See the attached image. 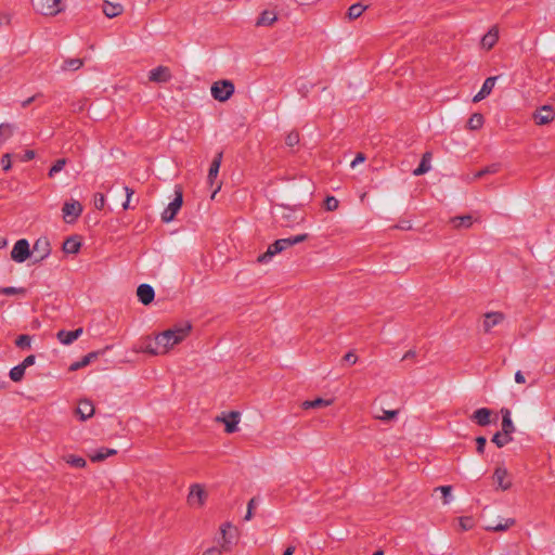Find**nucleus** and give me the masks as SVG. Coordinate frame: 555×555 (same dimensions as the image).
<instances>
[{"instance_id":"603ef678","label":"nucleus","mask_w":555,"mask_h":555,"mask_svg":"<svg viewBox=\"0 0 555 555\" xmlns=\"http://www.w3.org/2000/svg\"><path fill=\"white\" fill-rule=\"evenodd\" d=\"M308 238H309V235L307 233H304V234H298L293 237L285 238V241H286V243H288V248H289L296 244L307 241Z\"/></svg>"},{"instance_id":"e433bc0d","label":"nucleus","mask_w":555,"mask_h":555,"mask_svg":"<svg viewBox=\"0 0 555 555\" xmlns=\"http://www.w3.org/2000/svg\"><path fill=\"white\" fill-rule=\"evenodd\" d=\"M115 454H116L115 449L104 448V449L98 450V451L93 452L92 454H90V460L92 462H102V461L106 460L107 457L113 456Z\"/></svg>"},{"instance_id":"0e129e2a","label":"nucleus","mask_w":555,"mask_h":555,"mask_svg":"<svg viewBox=\"0 0 555 555\" xmlns=\"http://www.w3.org/2000/svg\"><path fill=\"white\" fill-rule=\"evenodd\" d=\"M344 360L350 364H354L358 358L354 353L348 352L347 354H345Z\"/></svg>"},{"instance_id":"864d4df0","label":"nucleus","mask_w":555,"mask_h":555,"mask_svg":"<svg viewBox=\"0 0 555 555\" xmlns=\"http://www.w3.org/2000/svg\"><path fill=\"white\" fill-rule=\"evenodd\" d=\"M12 22V14L7 11L0 12V26H9Z\"/></svg>"},{"instance_id":"473e14b6","label":"nucleus","mask_w":555,"mask_h":555,"mask_svg":"<svg viewBox=\"0 0 555 555\" xmlns=\"http://www.w3.org/2000/svg\"><path fill=\"white\" fill-rule=\"evenodd\" d=\"M485 124V117L481 113H474L469 116L466 122V128L472 131H476L482 128Z\"/></svg>"},{"instance_id":"bb28decb","label":"nucleus","mask_w":555,"mask_h":555,"mask_svg":"<svg viewBox=\"0 0 555 555\" xmlns=\"http://www.w3.org/2000/svg\"><path fill=\"white\" fill-rule=\"evenodd\" d=\"M492 414L493 412L490 409L481 408L476 410L470 418L479 426H487L491 423Z\"/></svg>"},{"instance_id":"b1692460","label":"nucleus","mask_w":555,"mask_h":555,"mask_svg":"<svg viewBox=\"0 0 555 555\" xmlns=\"http://www.w3.org/2000/svg\"><path fill=\"white\" fill-rule=\"evenodd\" d=\"M455 522L456 531L460 533L474 530L477 526L475 517L470 515L460 516L455 519Z\"/></svg>"},{"instance_id":"bf43d9fd","label":"nucleus","mask_w":555,"mask_h":555,"mask_svg":"<svg viewBox=\"0 0 555 555\" xmlns=\"http://www.w3.org/2000/svg\"><path fill=\"white\" fill-rule=\"evenodd\" d=\"M365 162V155L363 153H358L356 158L351 162V167L354 168L359 164H362Z\"/></svg>"},{"instance_id":"1a4fd4ad","label":"nucleus","mask_w":555,"mask_h":555,"mask_svg":"<svg viewBox=\"0 0 555 555\" xmlns=\"http://www.w3.org/2000/svg\"><path fill=\"white\" fill-rule=\"evenodd\" d=\"M221 162H222V154L219 153L214 157V159L211 160V164L209 166V169H208L207 183L209 184L210 188H214L212 194L210 196L211 199H214L216 197L217 193L222 188V182L217 181Z\"/></svg>"},{"instance_id":"dca6fc26","label":"nucleus","mask_w":555,"mask_h":555,"mask_svg":"<svg viewBox=\"0 0 555 555\" xmlns=\"http://www.w3.org/2000/svg\"><path fill=\"white\" fill-rule=\"evenodd\" d=\"M219 531L221 533V551L228 550V546L233 542L234 538L237 535L238 529L232 522H223L220 526Z\"/></svg>"},{"instance_id":"49530a36","label":"nucleus","mask_w":555,"mask_h":555,"mask_svg":"<svg viewBox=\"0 0 555 555\" xmlns=\"http://www.w3.org/2000/svg\"><path fill=\"white\" fill-rule=\"evenodd\" d=\"M485 176H487L486 168H481L479 170H476V171H473L470 173H467L465 176V180L467 182H475V181L483 178Z\"/></svg>"},{"instance_id":"72a5a7b5","label":"nucleus","mask_w":555,"mask_h":555,"mask_svg":"<svg viewBox=\"0 0 555 555\" xmlns=\"http://www.w3.org/2000/svg\"><path fill=\"white\" fill-rule=\"evenodd\" d=\"M430 162H431V153L426 152L422 157L420 166L414 170L413 175L422 176V175L428 172L431 169Z\"/></svg>"},{"instance_id":"f3484780","label":"nucleus","mask_w":555,"mask_h":555,"mask_svg":"<svg viewBox=\"0 0 555 555\" xmlns=\"http://www.w3.org/2000/svg\"><path fill=\"white\" fill-rule=\"evenodd\" d=\"M95 408L92 401L88 399H80L77 402L74 414L81 421L85 422L94 415Z\"/></svg>"},{"instance_id":"ea45409f","label":"nucleus","mask_w":555,"mask_h":555,"mask_svg":"<svg viewBox=\"0 0 555 555\" xmlns=\"http://www.w3.org/2000/svg\"><path fill=\"white\" fill-rule=\"evenodd\" d=\"M300 140H301L300 133L298 130H295V129L288 131L285 135V144L288 147H295V146L299 145Z\"/></svg>"},{"instance_id":"e2e57ef3","label":"nucleus","mask_w":555,"mask_h":555,"mask_svg":"<svg viewBox=\"0 0 555 555\" xmlns=\"http://www.w3.org/2000/svg\"><path fill=\"white\" fill-rule=\"evenodd\" d=\"M35 157H36L35 151L27 150V151H25V153L23 155V160L24 162H29V160H33Z\"/></svg>"},{"instance_id":"69168bd1","label":"nucleus","mask_w":555,"mask_h":555,"mask_svg":"<svg viewBox=\"0 0 555 555\" xmlns=\"http://www.w3.org/2000/svg\"><path fill=\"white\" fill-rule=\"evenodd\" d=\"M416 358V351L415 350H409L403 354L402 360H414Z\"/></svg>"},{"instance_id":"3c124183","label":"nucleus","mask_w":555,"mask_h":555,"mask_svg":"<svg viewBox=\"0 0 555 555\" xmlns=\"http://www.w3.org/2000/svg\"><path fill=\"white\" fill-rule=\"evenodd\" d=\"M339 206V202L334 196H327L324 201V208L327 211H335Z\"/></svg>"},{"instance_id":"58836bf2","label":"nucleus","mask_w":555,"mask_h":555,"mask_svg":"<svg viewBox=\"0 0 555 555\" xmlns=\"http://www.w3.org/2000/svg\"><path fill=\"white\" fill-rule=\"evenodd\" d=\"M513 440L512 436L505 434L503 430L493 435L492 442L495 443L498 448H503Z\"/></svg>"},{"instance_id":"cd10ccee","label":"nucleus","mask_w":555,"mask_h":555,"mask_svg":"<svg viewBox=\"0 0 555 555\" xmlns=\"http://www.w3.org/2000/svg\"><path fill=\"white\" fill-rule=\"evenodd\" d=\"M137 296L143 305H150L155 297L154 289L147 284H141L137 288Z\"/></svg>"},{"instance_id":"37998d69","label":"nucleus","mask_w":555,"mask_h":555,"mask_svg":"<svg viewBox=\"0 0 555 555\" xmlns=\"http://www.w3.org/2000/svg\"><path fill=\"white\" fill-rule=\"evenodd\" d=\"M25 369L18 364L10 370V379L14 383H20L25 376Z\"/></svg>"},{"instance_id":"4be33fe9","label":"nucleus","mask_w":555,"mask_h":555,"mask_svg":"<svg viewBox=\"0 0 555 555\" xmlns=\"http://www.w3.org/2000/svg\"><path fill=\"white\" fill-rule=\"evenodd\" d=\"M102 12L108 18L120 16L125 12V8L119 2L103 0Z\"/></svg>"},{"instance_id":"6e6d98bb","label":"nucleus","mask_w":555,"mask_h":555,"mask_svg":"<svg viewBox=\"0 0 555 555\" xmlns=\"http://www.w3.org/2000/svg\"><path fill=\"white\" fill-rule=\"evenodd\" d=\"M476 443H477V452L479 454H482L485 452V447H486V443H487L486 438L482 437V436L477 437L476 438Z\"/></svg>"},{"instance_id":"8fccbe9b","label":"nucleus","mask_w":555,"mask_h":555,"mask_svg":"<svg viewBox=\"0 0 555 555\" xmlns=\"http://www.w3.org/2000/svg\"><path fill=\"white\" fill-rule=\"evenodd\" d=\"M0 164L4 172L10 171L12 169V155L10 153L3 154L0 158Z\"/></svg>"},{"instance_id":"09e8293b","label":"nucleus","mask_w":555,"mask_h":555,"mask_svg":"<svg viewBox=\"0 0 555 555\" xmlns=\"http://www.w3.org/2000/svg\"><path fill=\"white\" fill-rule=\"evenodd\" d=\"M93 205H94L95 209H98V210L104 209V207L106 205L105 195L103 193H95L93 195Z\"/></svg>"},{"instance_id":"423d86ee","label":"nucleus","mask_w":555,"mask_h":555,"mask_svg":"<svg viewBox=\"0 0 555 555\" xmlns=\"http://www.w3.org/2000/svg\"><path fill=\"white\" fill-rule=\"evenodd\" d=\"M242 414L238 411H225L215 417V423L223 425V431L232 435L240 431Z\"/></svg>"},{"instance_id":"7ed1b4c3","label":"nucleus","mask_w":555,"mask_h":555,"mask_svg":"<svg viewBox=\"0 0 555 555\" xmlns=\"http://www.w3.org/2000/svg\"><path fill=\"white\" fill-rule=\"evenodd\" d=\"M208 498V487L204 483L195 482L190 485L185 502L190 508L197 511L205 507Z\"/></svg>"},{"instance_id":"338daca9","label":"nucleus","mask_w":555,"mask_h":555,"mask_svg":"<svg viewBox=\"0 0 555 555\" xmlns=\"http://www.w3.org/2000/svg\"><path fill=\"white\" fill-rule=\"evenodd\" d=\"M253 505H254V500H250L249 503H248V508H247V513H246V516H245L246 520H249L253 517Z\"/></svg>"},{"instance_id":"a19ab883","label":"nucleus","mask_w":555,"mask_h":555,"mask_svg":"<svg viewBox=\"0 0 555 555\" xmlns=\"http://www.w3.org/2000/svg\"><path fill=\"white\" fill-rule=\"evenodd\" d=\"M14 126L8 122L0 124V142L10 140L14 134Z\"/></svg>"},{"instance_id":"9b49d317","label":"nucleus","mask_w":555,"mask_h":555,"mask_svg":"<svg viewBox=\"0 0 555 555\" xmlns=\"http://www.w3.org/2000/svg\"><path fill=\"white\" fill-rule=\"evenodd\" d=\"M531 119L535 126L550 125L555 120V108L551 105H542L532 112Z\"/></svg>"},{"instance_id":"c756f323","label":"nucleus","mask_w":555,"mask_h":555,"mask_svg":"<svg viewBox=\"0 0 555 555\" xmlns=\"http://www.w3.org/2000/svg\"><path fill=\"white\" fill-rule=\"evenodd\" d=\"M452 486H439L434 489V493H439L441 505L448 506L452 502Z\"/></svg>"},{"instance_id":"0eeeda50","label":"nucleus","mask_w":555,"mask_h":555,"mask_svg":"<svg viewBox=\"0 0 555 555\" xmlns=\"http://www.w3.org/2000/svg\"><path fill=\"white\" fill-rule=\"evenodd\" d=\"M234 91V83L228 79L217 80L210 87L211 96L218 102H227Z\"/></svg>"},{"instance_id":"680f3d73","label":"nucleus","mask_w":555,"mask_h":555,"mask_svg":"<svg viewBox=\"0 0 555 555\" xmlns=\"http://www.w3.org/2000/svg\"><path fill=\"white\" fill-rule=\"evenodd\" d=\"M202 555H222L221 550L217 547H209L205 550Z\"/></svg>"},{"instance_id":"7c9ffc66","label":"nucleus","mask_w":555,"mask_h":555,"mask_svg":"<svg viewBox=\"0 0 555 555\" xmlns=\"http://www.w3.org/2000/svg\"><path fill=\"white\" fill-rule=\"evenodd\" d=\"M501 414H502V430L512 436V434L515 431V425L512 421V413L508 409H502L501 410Z\"/></svg>"},{"instance_id":"20e7f679","label":"nucleus","mask_w":555,"mask_h":555,"mask_svg":"<svg viewBox=\"0 0 555 555\" xmlns=\"http://www.w3.org/2000/svg\"><path fill=\"white\" fill-rule=\"evenodd\" d=\"M34 12L43 17H55L65 11L63 0H30Z\"/></svg>"},{"instance_id":"79ce46f5","label":"nucleus","mask_w":555,"mask_h":555,"mask_svg":"<svg viewBox=\"0 0 555 555\" xmlns=\"http://www.w3.org/2000/svg\"><path fill=\"white\" fill-rule=\"evenodd\" d=\"M398 415V411L396 410H380L378 413L374 414V420L380 422H390L395 420Z\"/></svg>"},{"instance_id":"aec40b11","label":"nucleus","mask_w":555,"mask_h":555,"mask_svg":"<svg viewBox=\"0 0 555 555\" xmlns=\"http://www.w3.org/2000/svg\"><path fill=\"white\" fill-rule=\"evenodd\" d=\"M83 66V60L79 57H65L57 67L60 73L77 72Z\"/></svg>"},{"instance_id":"052dcab7","label":"nucleus","mask_w":555,"mask_h":555,"mask_svg":"<svg viewBox=\"0 0 555 555\" xmlns=\"http://www.w3.org/2000/svg\"><path fill=\"white\" fill-rule=\"evenodd\" d=\"M515 382H516L517 384H521V385H522V384H526L527 379H526L525 374H524L521 371H517V372L515 373Z\"/></svg>"},{"instance_id":"5701e85b","label":"nucleus","mask_w":555,"mask_h":555,"mask_svg":"<svg viewBox=\"0 0 555 555\" xmlns=\"http://www.w3.org/2000/svg\"><path fill=\"white\" fill-rule=\"evenodd\" d=\"M81 245V237L78 235H72L63 242L62 250L68 255H76L80 251Z\"/></svg>"},{"instance_id":"9d476101","label":"nucleus","mask_w":555,"mask_h":555,"mask_svg":"<svg viewBox=\"0 0 555 555\" xmlns=\"http://www.w3.org/2000/svg\"><path fill=\"white\" fill-rule=\"evenodd\" d=\"M173 78L172 70L167 65H158L147 72V81L150 83L165 85Z\"/></svg>"},{"instance_id":"4d7b16f0","label":"nucleus","mask_w":555,"mask_h":555,"mask_svg":"<svg viewBox=\"0 0 555 555\" xmlns=\"http://www.w3.org/2000/svg\"><path fill=\"white\" fill-rule=\"evenodd\" d=\"M487 175H496L501 170L500 164H490L485 167Z\"/></svg>"},{"instance_id":"412c9836","label":"nucleus","mask_w":555,"mask_h":555,"mask_svg":"<svg viewBox=\"0 0 555 555\" xmlns=\"http://www.w3.org/2000/svg\"><path fill=\"white\" fill-rule=\"evenodd\" d=\"M496 79H498V77H494V76L493 77H488L483 81L480 90L473 96V102L474 103H479L483 99L489 96L492 93V90H493V88L495 86Z\"/></svg>"},{"instance_id":"a211bd4d","label":"nucleus","mask_w":555,"mask_h":555,"mask_svg":"<svg viewBox=\"0 0 555 555\" xmlns=\"http://www.w3.org/2000/svg\"><path fill=\"white\" fill-rule=\"evenodd\" d=\"M279 21V13L275 9L262 10L256 20L257 27H271Z\"/></svg>"},{"instance_id":"39448f33","label":"nucleus","mask_w":555,"mask_h":555,"mask_svg":"<svg viewBox=\"0 0 555 555\" xmlns=\"http://www.w3.org/2000/svg\"><path fill=\"white\" fill-rule=\"evenodd\" d=\"M505 319V313L502 311H487L479 317L478 325L482 334L489 335L495 327L502 325Z\"/></svg>"},{"instance_id":"c03bdc74","label":"nucleus","mask_w":555,"mask_h":555,"mask_svg":"<svg viewBox=\"0 0 555 555\" xmlns=\"http://www.w3.org/2000/svg\"><path fill=\"white\" fill-rule=\"evenodd\" d=\"M15 345L18 348L28 349L31 346V337L29 335H20L15 340Z\"/></svg>"},{"instance_id":"f704fd0d","label":"nucleus","mask_w":555,"mask_h":555,"mask_svg":"<svg viewBox=\"0 0 555 555\" xmlns=\"http://www.w3.org/2000/svg\"><path fill=\"white\" fill-rule=\"evenodd\" d=\"M514 525H515V519L507 518V519L499 521L498 524L490 525L486 529L488 531L501 532V531H506V530L511 529L512 527H514Z\"/></svg>"},{"instance_id":"c9c22d12","label":"nucleus","mask_w":555,"mask_h":555,"mask_svg":"<svg viewBox=\"0 0 555 555\" xmlns=\"http://www.w3.org/2000/svg\"><path fill=\"white\" fill-rule=\"evenodd\" d=\"M366 9L367 7L362 3H354L349 7L347 11V18L349 21H354L359 18L365 12Z\"/></svg>"},{"instance_id":"4c0bfd02","label":"nucleus","mask_w":555,"mask_h":555,"mask_svg":"<svg viewBox=\"0 0 555 555\" xmlns=\"http://www.w3.org/2000/svg\"><path fill=\"white\" fill-rule=\"evenodd\" d=\"M98 357V352H90L85 356L80 361L74 362L69 365V371L75 372L79 369L87 366L93 359Z\"/></svg>"},{"instance_id":"4468645a","label":"nucleus","mask_w":555,"mask_h":555,"mask_svg":"<svg viewBox=\"0 0 555 555\" xmlns=\"http://www.w3.org/2000/svg\"><path fill=\"white\" fill-rule=\"evenodd\" d=\"M11 259L14 262H25L30 257V245L26 238H21L15 242L11 250Z\"/></svg>"},{"instance_id":"774afa93","label":"nucleus","mask_w":555,"mask_h":555,"mask_svg":"<svg viewBox=\"0 0 555 555\" xmlns=\"http://www.w3.org/2000/svg\"><path fill=\"white\" fill-rule=\"evenodd\" d=\"M295 553V546H287L283 553V555H294Z\"/></svg>"},{"instance_id":"13d9d810","label":"nucleus","mask_w":555,"mask_h":555,"mask_svg":"<svg viewBox=\"0 0 555 555\" xmlns=\"http://www.w3.org/2000/svg\"><path fill=\"white\" fill-rule=\"evenodd\" d=\"M35 361H36V358L34 354H30V356H27L23 362L21 363V365L26 370L27 367L31 366L35 364Z\"/></svg>"},{"instance_id":"6e6552de","label":"nucleus","mask_w":555,"mask_h":555,"mask_svg":"<svg viewBox=\"0 0 555 555\" xmlns=\"http://www.w3.org/2000/svg\"><path fill=\"white\" fill-rule=\"evenodd\" d=\"M82 211V204L75 198H69L62 206V219L65 223L73 224L79 219Z\"/></svg>"},{"instance_id":"5fc2aeb1","label":"nucleus","mask_w":555,"mask_h":555,"mask_svg":"<svg viewBox=\"0 0 555 555\" xmlns=\"http://www.w3.org/2000/svg\"><path fill=\"white\" fill-rule=\"evenodd\" d=\"M125 192H126L127 197H126V202L122 204V208H124L125 210H127V209H129V208H130V199H131V197H132V195H133L134 191H133L132 189H130V188L126 186V188H125Z\"/></svg>"},{"instance_id":"2f4dec72","label":"nucleus","mask_w":555,"mask_h":555,"mask_svg":"<svg viewBox=\"0 0 555 555\" xmlns=\"http://www.w3.org/2000/svg\"><path fill=\"white\" fill-rule=\"evenodd\" d=\"M453 229L470 228L473 225V217L469 215L456 216L449 220Z\"/></svg>"},{"instance_id":"f8f14e48","label":"nucleus","mask_w":555,"mask_h":555,"mask_svg":"<svg viewBox=\"0 0 555 555\" xmlns=\"http://www.w3.org/2000/svg\"><path fill=\"white\" fill-rule=\"evenodd\" d=\"M183 204V194L181 188H177L175 190V198L173 201L164 209L162 212V220L166 223L172 221L181 209Z\"/></svg>"},{"instance_id":"a878e982","label":"nucleus","mask_w":555,"mask_h":555,"mask_svg":"<svg viewBox=\"0 0 555 555\" xmlns=\"http://www.w3.org/2000/svg\"><path fill=\"white\" fill-rule=\"evenodd\" d=\"M62 461L69 467L83 469L87 467V461L85 457L75 453H65L62 455Z\"/></svg>"},{"instance_id":"f257e3e1","label":"nucleus","mask_w":555,"mask_h":555,"mask_svg":"<svg viewBox=\"0 0 555 555\" xmlns=\"http://www.w3.org/2000/svg\"><path fill=\"white\" fill-rule=\"evenodd\" d=\"M193 324L183 320L154 332L142 340L138 352L150 357H166L176 351L192 335Z\"/></svg>"},{"instance_id":"a18cd8bd","label":"nucleus","mask_w":555,"mask_h":555,"mask_svg":"<svg viewBox=\"0 0 555 555\" xmlns=\"http://www.w3.org/2000/svg\"><path fill=\"white\" fill-rule=\"evenodd\" d=\"M66 165V159L65 158H60L57 159L53 165L52 167L50 168L49 170V177H54L57 172H60L61 170H63V168L65 167Z\"/></svg>"},{"instance_id":"6ab92c4d","label":"nucleus","mask_w":555,"mask_h":555,"mask_svg":"<svg viewBox=\"0 0 555 555\" xmlns=\"http://www.w3.org/2000/svg\"><path fill=\"white\" fill-rule=\"evenodd\" d=\"M51 249H52L51 243H50L49 238L46 236L38 237L35 241L34 246H33L34 253H36L38 255V258H37L38 261H42L46 258H48L49 255L51 254Z\"/></svg>"},{"instance_id":"393cba45","label":"nucleus","mask_w":555,"mask_h":555,"mask_svg":"<svg viewBox=\"0 0 555 555\" xmlns=\"http://www.w3.org/2000/svg\"><path fill=\"white\" fill-rule=\"evenodd\" d=\"M335 400L333 398H315L313 400H306L301 403L302 410H311V409H323L333 405Z\"/></svg>"},{"instance_id":"f03ea898","label":"nucleus","mask_w":555,"mask_h":555,"mask_svg":"<svg viewBox=\"0 0 555 555\" xmlns=\"http://www.w3.org/2000/svg\"><path fill=\"white\" fill-rule=\"evenodd\" d=\"M491 481L496 492H508L515 486L512 472L503 463L495 465L491 475Z\"/></svg>"},{"instance_id":"c85d7f7f","label":"nucleus","mask_w":555,"mask_h":555,"mask_svg":"<svg viewBox=\"0 0 555 555\" xmlns=\"http://www.w3.org/2000/svg\"><path fill=\"white\" fill-rule=\"evenodd\" d=\"M82 334V328H77L75 331H70V332H67V331H59L57 334H56V337L59 339V341L63 345H70L72 343H74L76 339H78Z\"/></svg>"},{"instance_id":"2eb2a0df","label":"nucleus","mask_w":555,"mask_h":555,"mask_svg":"<svg viewBox=\"0 0 555 555\" xmlns=\"http://www.w3.org/2000/svg\"><path fill=\"white\" fill-rule=\"evenodd\" d=\"M500 39V28L498 25H492L488 31L481 37L479 47L482 51H491Z\"/></svg>"},{"instance_id":"de8ad7c7","label":"nucleus","mask_w":555,"mask_h":555,"mask_svg":"<svg viewBox=\"0 0 555 555\" xmlns=\"http://www.w3.org/2000/svg\"><path fill=\"white\" fill-rule=\"evenodd\" d=\"M0 294L7 296L24 295L25 289L21 287H0Z\"/></svg>"},{"instance_id":"ddd939ff","label":"nucleus","mask_w":555,"mask_h":555,"mask_svg":"<svg viewBox=\"0 0 555 555\" xmlns=\"http://www.w3.org/2000/svg\"><path fill=\"white\" fill-rule=\"evenodd\" d=\"M287 248H288V243H286L285 238L276 240L275 242H273L272 244H270L268 246V248L264 253L260 254L257 257V262L259 264L269 263L275 255L284 251Z\"/></svg>"}]
</instances>
